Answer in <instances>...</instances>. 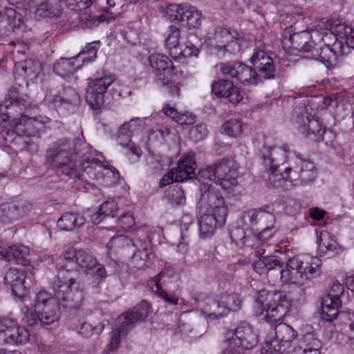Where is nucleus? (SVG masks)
<instances>
[{
  "label": "nucleus",
  "instance_id": "f257e3e1",
  "mask_svg": "<svg viewBox=\"0 0 354 354\" xmlns=\"http://www.w3.org/2000/svg\"><path fill=\"white\" fill-rule=\"evenodd\" d=\"M57 274L53 283L55 297L41 290L37 294L35 302L36 315L27 314L26 322L35 326L38 322L50 325L57 322L59 318L58 303L64 302L65 307L74 308L83 299L77 279L81 272L90 274L98 280L106 277L104 266L97 262L95 257L84 250L68 248L57 264Z\"/></svg>",
  "mask_w": 354,
  "mask_h": 354
},
{
  "label": "nucleus",
  "instance_id": "f03ea898",
  "mask_svg": "<svg viewBox=\"0 0 354 354\" xmlns=\"http://www.w3.org/2000/svg\"><path fill=\"white\" fill-rule=\"evenodd\" d=\"M261 157L273 187L288 189L287 182L295 186L315 178L313 162L300 158L287 145H265Z\"/></svg>",
  "mask_w": 354,
  "mask_h": 354
},
{
  "label": "nucleus",
  "instance_id": "7ed1b4c3",
  "mask_svg": "<svg viewBox=\"0 0 354 354\" xmlns=\"http://www.w3.org/2000/svg\"><path fill=\"white\" fill-rule=\"evenodd\" d=\"M200 190L205 211L198 220V237L205 240L211 238L216 229L225 224L227 208L223 197L212 185L203 182Z\"/></svg>",
  "mask_w": 354,
  "mask_h": 354
},
{
  "label": "nucleus",
  "instance_id": "20e7f679",
  "mask_svg": "<svg viewBox=\"0 0 354 354\" xmlns=\"http://www.w3.org/2000/svg\"><path fill=\"white\" fill-rule=\"evenodd\" d=\"M211 53L222 58L227 54L236 55L249 45V40L244 33L231 28L212 27L205 35Z\"/></svg>",
  "mask_w": 354,
  "mask_h": 354
},
{
  "label": "nucleus",
  "instance_id": "39448f33",
  "mask_svg": "<svg viewBox=\"0 0 354 354\" xmlns=\"http://www.w3.org/2000/svg\"><path fill=\"white\" fill-rule=\"evenodd\" d=\"M291 306L292 301L286 292L263 289L256 294L253 308L257 316L272 323L282 319Z\"/></svg>",
  "mask_w": 354,
  "mask_h": 354
},
{
  "label": "nucleus",
  "instance_id": "423d86ee",
  "mask_svg": "<svg viewBox=\"0 0 354 354\" xmlns=\"http://www.w3.org/2000/svg\"><path fill=\"white\" fill-rule=\"evenodd\" d=\"M321 260L309 254L295 256L288 259L280 271V281L284 284L301 286L310 277L319 275Z\"/></svg>",
  "mask_w": 354,
  "mask_h": 354
},
{
  "label": "nucleus",
  "instance_id": "0eeeda50",
  "mask_svg": "<svg viewBox=\"0 0 354 354\" xmlns=\"http://www.w3.org/2000/svg\"><path fill=\"white\" fill-rule=\"evenodd\" d=\"M148 62L157 81L164 86L165 91L172 97H179L185 80L183 72L174 66L167 56L162 54L150 55Z\"/></svg>",
  "mask_w": 354,
  "mask_h": 354
},
{
  "label": "nucleus",
  "instance_id": "6e6552de",
  "mask_svg": "<svg viewBox=\"0 0 354 354\" xmlns=\"http://www.w3.org/2000/svg\"><path fill=\"white\" fill-rule=\"evenodd\" d=\"M24 104L21 103L18 94L15 90H10L8 93V97L3 101L0 106V111L3 113V120L9 121V126L12 129L17 131L19 133H24L27 135H31L37 131L40 130L41 126L48 123L49 118H42L39 120L35 118L28 117L26 115H21L19 118H11L13 115V111L21 109V106Z\"/></svg>",
  "mask_w": 354,
  "mask_h": 354
},
{
  "label": "nucleus",
  "instance_id": "1a4fd4ad",
  "mask_svg": "<svg viewBox=\"0 0 354 354\" xmlns=\"http://www.w3.org/2000/svg\"><path fill=\"white\" fill-rule=\"evenodd\" d=\"M194 301L197 308L208 321L219 319L226 317L231 312L238 311L242 303L239 295L235 293L223 295L218 299L202 296L196 298Z\"/></svg>",
  "mask_w": 354,
  "mask_h": 354
},
{
  "label": "nucleus",
  "instance_id": "9d476101",
  "mask_svg": "<svg viewBox=\"0 0 354 354\" xmlns=\"http://www.w3.org/2000/svg\"><path fill=\"white\" fill-rule=\"evenodd\" d=\"M258 342L257 330L248 322H241L235 329L226 331L221 354H245V351L254 348Z\"/></svg>",
  "mask_w": 354,
  "mask_h": 354
},
{
  "label": "nucleus",
  "instance_id": "9b49d317",
  "mask_svg": "<svg viewBox=\"0 0 354 354\" xmlns=\"http://www.w3.org/2000/svg\"><path fill=\"white\" fill-rule=\"evenodd\" d=\"M61 171L71 178L82 180L86 179V175L93 180L104 179L105 177H112L116 180L119 177V173L113 167L106 166L95 158L84 160L78 169L72 162L65 163L61 167Z\"/></svg>",
  "mask_w": 354,
  "mask_h": 354
},
{
  "label": "nucleus",
  "instance_id": "f8f14e48",
  "mask_svg": "<svg viewBox=\"0 0 354 354\" xmlns=\"http://www.w3.org/2000/svg\"><path fill=\"white\" fill-rule=\"evenodd\" d=\"M238 166L232 160H223L214 167H207L198 173L200 180H209L223 189H231L237 185Z\"/></svg>",
  "mask_w": 354,
  "mask_h": 354
},
{
  "label": "nucleus",
  "instance_id": "ddd939ff",
  "mask_svg": "<svg viewBox=\"0 0 354 354\" xmlns=\"http://www.w3.org/2000/svg\"><path fill=\"white\" fill-rule=\"evenodd\" d=\"M297 336V332L292 326L279 323L274 327V334H270L263 343L261 354H281L290 348Z\"/></svg>",
  "mask_w": 354,
  "mask_h": 354
},
{
  "label": "nucleus",
  "instance_id": "4468645a",
  "mask_svg": "<svg viewBox=\"0 0 354 354\" xmlns=\"http://www.w3.org/2000/svg\"><path fill=\"white\" fill-rule=\"evenodd\" d=\"M166 15L169 21L187 29L198 28L202 24L201 12L188 3L169 4Z\"/></svg>",
  "mask_w": 354,
  "mask_h": 354
},
{
  "label": "nucleus",
  "instance_id": "2eb2a0df",
  "mask_svg": "<svg viewBox=\"0 0 354 354\" xmlns=\"http://www.w3.org/2000/svg\"><path fill=\"white\" fill-rule=\"evenodd\" d=\"M327 33H332L333 38L328 37V42H323V46L319 44L318 48L320 49V53L316 48L315 53L313 52L310 57L319 60L328 69H332L340 65L344 53V46L341 44V42H338V39L333 32L332 22L329 21Z\"/></svg>",
  "mask_w": 354,
  "mask_h": 354
},
{
  "label": "nucleus",
  "instance_id": "dca6fc26",
  "mask_svg": "<svg viewBox=\"0 0 354 354\" xmlns=\"http://www.w3.org/2000/svg\"><path fill=\"white\" fill-rule=\"evenodd\" d=\"M88 87L86 91V101L95 110L100 109L104 102V96L108 88L115 82V77L106 73L97 74L87 79Z\"/></svg>",
  "mask_w": 354,
  "mask_h": 354
},
{
  "label": "nucleus",
  "instance_id": "f3484780",
  "mask_svg": "<svg viewBox=\"0 0 354 354\" xmlns=\"http://www.w3.org/2000/svg\"><path fill=\"white\" fill-rule=\"evenodd\" d=\"M292 122L298 131L306 136H309L315 141L323 139L325 129L318 119L311 112H308L307 107L306 111H303V108L296 107Z\"/></svg>",
  "mask_w": 354,
  "mask_h": 354
},
{
  "label": "nucleus",
  "instance_id": "a211bd4d",
  "mask_svg": "<svg viewBox=\"0 0 354 354\" xmlns=\"http://www.w3.org/2000/svg\"><path fill=\"white\" fill-rule=\"evenodd\" d=\"M30 339V333L24 326L12 319H0V340L4 344L19 346L24 345Z\"/></svg>",
  "mask_w": 354,
  "mask_h": 354
},
{
  "label": "nucleus",
  "instance_id": "6ab92c4d",
  "mask_svg": "<svg viewBox=\"0 0 354 354\" xmlns=\"http://www.w3.org/2000/svg\"><path fill=\"white\" fill-rule=\"evenodd\" d=\"M147 118H133L120 126L118 133V143L127 147V155L135 156L138 159L141 155L140 147L131 142V136L145 128Z\"/></svg>",
  "mask_w": 354,
  "mask_h": 354
},
{
  "label": "nucleus",
  "instance_id": "aec40b11",
  "mask_svg": "<svg viewBox=\"0 0 354 354\" xmlns=\"http://www.w3.org/2000/svg\"><path fill=\"white\" fill-rule=\"evenodd\" d=\"M344 292L342 286L333 283L330 292L325 295L321 302V318L326 322H332L337 317L341 301L339 296Z\"/></svg>",
  "mask_w": 354,
  "mask_h": 354
},
{
  "label": "nucleus",
  "instance_id": "412c9836",
  "mask_svg": "<svg viewBox=\"0 0 354 354\" xmlns=\"http://www.w3.org/2000/svg\"><path fill=\"white\" fill-rule=\"evenodd\" d=\"M10 4L16 5L19 8L25 11L26 15H30L32 12L35 13V17H51L56 14L58 8L52 6V1L48 0H8Z\"/></svg>",
  "mask_w": 354,
  "mask_h": 354
},
{
  "label": "nucleus",
  "instance_id": "4be33fe9",
  "mask_svg": "<svg viewBox=\"0 0 354 354\" xmlns=\"http://www.w3.org/2000/svg\"><path fill=\"white\" fill-rule=\"evenodd\" d=\"M26 274L24 270L10 268L5 274L3 281L5 285L11 290L13 295L24 299L29 293L26 285Z\"/></svg>",
  "mask_w": 354,
  "mask_h": 354
},
{
  "label": "nucleus",
  "instance_id": "5701e85b",
  "mask_svg": "<svg viewBox=\"0 0 354 354\" xmlns=\"http://www.w3.org/2000/svg\"><path fill=\"white\" fill-rule=\"evenodd\" d=\"M151 312L150 304L143 301L136 306L132 311L126 312L118 318L119 324L124 330H130L137 322L143 321Z\"/></svg>",
  "mask_w": 354,
  "mask_h": 354
},
{
  "label": "nucleus",
  "instance_id": "b1692460",
  "mask_svg": "<svg viewBox=\"0 0 354 354\" xmlns=\"http://www.w3.org/2000/svg\"><path fill=\"white\" fill-rule=\"evenodd\" d=\"M317 253L320 256L334 254L342 250L335 236L324 230H315Z\"/></svg>",
  "mask_w": 354,
  "mask_h": 354
},
{
  "label": "nucleus",
  "instance_id": "393cba45",
  "mask_svg": "<svg viewBox=\"0 0 354 354\" xmlns=\"http://www.w3.org/2000/svg\"><path fill=\"white\" fill-rule=\"evenodd\" d=\"M250 60L251 64L258 68L261 75L265 79L269 80L274 77L275 67L273 60L265 51H255Z\"/></svg>",
  "mask_w": 354,
  "mask_h": 354
},
{
  "label": "nucleus",
  "instance_id": "a878e982",
  "mask_svg": "<svg viewBox=\"0 0 354 354\" xmlns=\"http://www.w3.org/2000/svg\"><path fill=\"white\" fill-rule=\"evenodd\" d=\"M138 249L133 252L131 259L132 266L137 270H145L150 266L154 260L155 254L147 243H136Z\"/></svg>",
  "mask_w": 354,
  "mask_h": 354
},
{
  "label": "nucleus",
  "instance_id": "bb28decb",
  "mask_svg": "<svg viewBox=\"0 0 354 354\" xmlns=\"http://www.w3.org/2000/svg\"><path fill=\"white\" fill-rule=\"evenodd\" d=\"M41 69L40 62L28 59L15 64L14 75L15 78L22 77L32 82L41 74Z\"/></svg>",
  "mask_w": 354,
  "mask_h": 354
},
{
  "label": "nucleus",
  "instance_id": "cd10ccee",
  "mask_svg": "<svg viewBox=\"0 0 354 354\" xmlns=\"http://www.w3.org/2000/svg\"><path fill=\"white\" fill-rule=\"evenodd\" d=\"M284 48H289L300 52H313V46L310 43L309 31L304 30L294 33L282 40Z\"/></svg>",
  "mask_w": 354,
  "mask_h": 354
},
{
  "label": "nucleus",
  "instance_id": "c85d7f7f",
  "mask_svg": "<svg viewBox=\"0 0 354 354\" xmlns=\"http://www.w3.org/2000/svg\"><path fill=\"white\" fill-rule=\"evenodd\" d=\"M338 106L337 100L328 96L319 95L313 96L308 99L304 100L302 104L298 107L303 108V111H306V107L308 109V112L313 111H322L333 109Z\"/></svg>",
  "mask_w": 354,
  "mask_h": 354
},
{
  "label": "nucleus",
  "instance_id": "c756f323",
  "mask_svg": "<svg viewBox=\"0 0 354 354\" xmlns=\"http://www.w3.org/2000/svg\"><path fill=\"white\" fill-rule=\"evenodd\" d=\"M0 24L2 26L13 30L25 31L26 30V21L22 14L18 13L12 8H6L0 12Z\"/></svg>",
  "mask_w": 354,
  "mask_h": 354
},
{
  "label": "nucleus",
  "instance_id": "7c9ffc66",
  "mask_svg": "<svg viewBox=\"0 0 354 354\" xmlns=\"http://www.w3.org/2000/svg\"><path fill=\"white\" fill-rule=\"evenodd\" d=\"M297 346L295 351H301V354H320L321 342L315 337L314 333H306L297 337Z\"/></svg>",
  "mask_w": 354,
  "mask_h": 354
},
{
  "label": "nucleus",
  "instance_id": "2f4dec72",
  "mask_svg": "<svg viewBox=\"0 0 354 354\" xmlns=\"http://www.w3.org/2000/svg\"><path fill=\"white\" fill-rule=\"evenodd\" d=\"M80 102V97L76 91L72 88H63L58 93L53 95L51 104L55 108H68Z\"/></svg>",
  "mask_w": 354,
  "mask_h": 354
},
{
  "label": "nucleus",
  "instance_id": "473e14b6",
  "mask_svg": "<svg viewBox=\"0 0 354 354\" xmlns=\"http://www.w3.org/2000/svg\"><path fill=\"white\" fill-rule=\"evenodd\" d=\"M245 218L248 219L251 226H259L257 229L275 225L274 216L268 212L252 209L246 212Z\"/></svg>",
  "mask_w": 354,
  "mask_h": 354
},
{
  "label": "nucleus",
  "instance_id": "72a5a7b5",
  "mask_svg": "<svg viewBox=\"0 0 354 354\" xmlns=\"http://www.w3.org/2000/svg\"><path fill=\"white\" fill-rule=\"evenodd\" d=\"M196 169V163L194 159V154L192 152L185 153L180 158L178 166L176 178L179 181H184L190 178L194 174Z\"/></svg>",
  "mask_w": 354,
  "mask_h": 354
},
{
  "label": "nucleus",
  "instance_id": "f704fd0d",
  "mask_svg": "<svg viewBox=\"0 0 354 354\" xmlns=\"http://www.w3.org/2000/svg\"><path fill=\"white\" fill-rule=\"evenodd\" d=\"M30 254V249L24 245L10 246L4 248L3 253L1 257L6 261H15L17 263L26 266L29 264L28 259Z\"/></svg>",
  "mask_w": 354,
  "mask_h": 354
},
{
  "label": "nucleus",
  "instance_id": "c9c22d12",
  "mask_svg": "<svg viewBox=\"0 0 354 354\" xmlns=\"http://www.w3.org/2000/svg\"><path fill=\"white\" fill-rule=\"evenodd\" d=\"M282 264V260L277 255L272 254L259 258L252 266L256 272L263 274L278 267L281 268Z\"/></svg>",
  "mask_w": 354,
  "mask_h": 354
},
{
  "label": "nucleus",
  "instance_id": "e433bc0d",
  "mask_svg": "<svg viewBox=\"0 0 354 354\" xmlns=\"http://www.w3.org/2000/svg\"><path fill=\"white\" fill-rule=\"evenodd\" d=\"M329 21H321L309 32L310 43L313 46V52L315 53V49H319L318 46L322 42H328V37L333 38L332 33H327Z\"/></svg>",
  "mask_w": 354,
  "mask_h": 354
},
{
  "label": "nucleus",
  "instance_id": "4c0bfd02",
  "mask_svg": "<svg viewBox=\"0 0 354 354\" xmlns=\"http://www.w3.org/2000/svg\"><path fill=\"white\" fill-rule=\"evenodd\" d=\"M82 67L76 57L71 58H61L54 64V71L59 76L65 78L73 74Z\"/></svg>",
  "mask_w": 354,
  "mask_h": 354
},
{
  "label": "nucleus",
  "instance_id": "58836bf2",
  "mask_svg": "<svg viewBox=\"0 0 354 354\" xmlns=\"http://www.w3.org/2000/svg\"><path fill=\"white\" fill-rule=\"evenodd\" d=\"M180 30L175 26H170L165 35V46L171 57H177L180 46Z\"/></svg>",
  "mask_w": 354,
  "mask_h": 354
},
{
  "label": "nucleus",
  "instance_id": "ea45409f",
  "mask_svg": "<svg viewBox=\"0 0 354 354\" xmlns=\"http://www.w3.org/2000/svg\"><path fill=\"white\" fill-rule=\"evenodd\" d=\"M136 243L132 241L126 236H117L113 237L107 243L109 253H121L124 254L125 251L133 250Z\"/></svg>",
  "mask_w": 354,
  "mask_h": 354
},
{
  "label": "nucleus",
  "instance_id": "a19ab883",
  "mask_svg": "<svg viewBox=\"0 0 354 354\" xmlns=\"http://www.w3.org/2000/svg\"><path fill=\"white\" fill-rule=\"evenodd\" d=\"M85 218L80 214L65 213L57 221V227L62 231H71L77 227L82 226Z\"/></svg>",
  "mask_w": 354,
  "mask_h": 354
},
{
  "label": "nucleus",
  "instance_id": "79ce46f5",
  "mask_svg": "<svg viewBox=\"0 0 354 354\" xmlns=\"http://www.w3.org/2000/svg\"><path fill=\"white\" fill-rule=\"evenodd\" d=\"M162 111L165 115L180 125H191L195 122V117L192 113H179L175 108L169 104H165Z\"/></svg>",
  "mask_w": 354,
  "mask_h": 354
},
{
  "label": "nucleus",
  "instance_id": "37998d69",
  "mask_svg": "<svg viewBox=\"0 0 354 354\" xmlns=\"http://www.w3.org/2000/svg\"><path fill=\"white\" fill-rule=\"evenodd\" d=\"M231 237L236 244L248 248L259 246V240L257 235L249 233L246 234L242 229H236L231 232Z\"/></svg>",
  "mask_w": 354,
  "mask_h": 354
},
{
  "label": "nucleus",
  "instance_id": "c03bdc74",
  "mask_svg": "<svg viewBox=\"0 0 354 354\" xmlns=\"http://www.w3.org/2000/svg\"><path fill=\"white\" fill-rule=\"evenodd\" d=\"M236 73V79L245 85H257L260 81V77L257 73L250 66L242 63H240Z\"/></svg>",
  "mask_w": 354,
  "mask_h": 354
},
{
  "label": "nucleus",
  "instance_id": "a18cd8bd",
  "mask_svg": "<svg viewBox=\"0 0 354 354\" xmlns=\"http://www.w3.org/2000/svg\"><path fill=\"white\" fill-rule=\"evenodd\" d=\"M99 47L100 41L88 43L75 56L82 66L95 60Z\"/></svg>",
  "mask_w": 354,
  "mask_h": 354
},
{
  "label": "nucleus",
  "instance_id": "49530a36",
  "mask_svg": "<svg viewBox=\"0 0 354 354\" xmlns=\"http://www.w3.org/2000/svg\"><path fill=\"white\" fill-rule=\"evenodd\" d=\"M164 277L165 275L162 273L158 274L151 281V286H155L156 293L158 294L160 298L165 300V301L172 305H176L178 303V297L175 295H169L164 289L162 288L161 281Z\"/></svg>",
  "mask_w": 354,
  "mask_h": 354
},
{
  "label": "nucleus",
  "instance_id": "de8ad7c7",
  "mask_svg": "<svg viewBox=\"0 0 354 354\" xmlns=\"http://www.w3.org/2000/svg\"><path fill=\"white\" fill-rule=\"evenodd\" d=\"M332 31L338 39V42H341L343 46L342 43L347 41V38L353 32V29L351 26L342 23L339 20H334L332 21Z\"/></svg>",
  "mask_w": 354,
  "mask_h": 354
},
{
  "label": "nucleus",
  "instance_id": "09e8293b",
  "mask_svg": "<svg viewBox=\"0 0 354 354\" xmlns=\"http://www.w3.org/2000/svg\"><path fill=\"white\" fill-rule=\"evenodd\" d=\"M341 333L346 335L348 340L354 339V313H342L340 323Z\"/></svg>",
  "mask_w": 354,
  "mask_h": 354
},
{
  "label": "nucleus",
  "instance_id": "8fccbe9b",
  "mask_svg": "<svg viewBox=\"0 0 354 354\" xmlns=\"http://www.w3.org/2000/svg\"><path fill=\"white\" fill-rule=\"evenodd\" d=\"M243 127L241 122L236 119H231L223 124L221 133L232 138H236L241 135Z\"/></svg>",
  "mask_w": 354,
  "mask_h": 354
},
{
  "label": "nucleus",
  "instance_id": "3c124183",
  "mask_svg": "<svg viewBox=\"0 0 354 354\" xmlns=\"http://www.w3.org/2000/svg\"><path fill=\"white\" fill-rule=\"evenodd\" d=\"M104 329V325L102 324L92 326L91 324L87 322H82L77 332L84 337H90L95 334H100Z\"/></svg>",
  "mask_w": 354,
  "mask_h": 354
},
{
  "label": "nucleus",
  "instance_id": "603ef678",
  "mask_svg": "<svg viewBox=\"0 0 354 354\" xmlns=\"http://www.w3.org/2000/svg\"><path fill=\"white\" fill-rule=\"evenodd\" d=\"M180 228V237L177 244V251L180 254H185L189 251V236L187 233L189 226L187 223H182Z\"/></svg>",
  "mask_w": 354,
  "mask_h": 354
},
{
  "label": "nucleus",
  "instance_id": "864d4df0",
  "mask_svg": "<svg viewBox=\"0 0 354 354\" xmlns=\"http://www.w3.org/2000/svg\"><path fill=\"white\" fill-rule=\"evenodd\" d=\"M0 220L5 223L17 220L14 203L3 204L0 207Z\"/></svg>",
  "mask_w": 354,
  "mask_h": 354
},
{
  "label": "nucleus",
  "instance_id": "5fc2aeb1",
  "mask_svg": "<svg viewBox=\"0 0 354 354\" xmlns=\"http://www.w3.org/2000/svg\"><path fill=\"white\" fill-rule=\"evenodd\" d=\"M232 84L230 80L214 82L212 84V91L217 97H225Z\"/></svg>",
  "mask_w": 354,
  "mask_h": 354
},
{
  "label": "nucleus",
  "instance_id": "6e6d98bb",
  "mask_svg": "<svg viewBox=\"0 0 354 354\" xmlns=\"http://www.w3.org/2000/svg\"><path fill=\"white\" fill-rule=\"evenodd\" d=\"M240 62L221 63L214 66L216 70H218L222 75H227L230 77H236V71L239 68Z\"/></svg>",
  "mask_w": 354,
  "mask_h": 354
},
{
  "label": "nucleus",
  "instance_id": "4d7b16f0",
  "mask_svg": "<svg viewBox=\"0 0 354 354\" xmlns=\"http://www.w3.org/2000/svg\"><path fill=\"white\" fill-rule=\"evenodd\" d=\"M129 330H124L121 324L117 321V328L113 332L111 339L109 343V350L115 351L119 346L121 337L125 336Z\"/></svg>",
  "mask_w": 354,
  "mask_h": 354
},
{
  "label": "nucleus",
  "instance_id": "13d9d810",
  "mask_svg": "<svg viewBox=\"0 0 354 354\" xmlns=\"http://www.w3.org/2000/svg\"><path fill=\"white\" fill-rule=\"evenodd\" d=\"M167 197L172 205H183L186 201L184 191L180 188L174 189Z\"/></svg>",
  "mask_w": 354,
  "mask_h": 354
},
{
  "label": "nucleus",
  "instance_id": "bf43d9fd",
  "mask_svg": "<svg viewBox=\"0 0 354 354\" xmlns=\"http://www.w3.org/2000/svg\"><path fill=\"white\" fill-rule=\"evenodd\" d=\"M177 53V57H173L176 60H180L181 59L191 57H197L198 54V48L192 44L188 42L186 44L184 49L180 48Z\"/></svg>",
  "mask_w": 354,
  "mask_h": 354
},
{
  "label": "nucleus",
  "instance_id": "052dcab7",
  "mask_svg": "<svg viewBox=\"0 0 354 354\" xmlns=\"http://www.w3.org/2000/svg\"><path fill=\"white\" fill-rule=\"evenodd\" d=\"M206 125L203 124L192 127L189 130V138L193 141L197 142L203 140L207 135Z\"/></svg>",
  "mask_w": 354,
  "mask_h": 354
},
{
  "label": "nucleus",
  "instance_id": "680f3d73",
  "mask_svg": "<svg viewBox=\"0 0 354 354\" xmlns=\"http://www.w3.org/2000/svg\"><path fill=\"white\" fill-rule=\"evenodd\" d=\"M135 223L134 218L129 213L122 214L118 220L117 227L119 230H129Z\"/></svg>",
  "mask_w": 354,
  "mask_h": 354
},
{
  "label": "nucleus",
  "instance_id": "e2e57ef3",
  "mask_svg": "<svg viewBox=\"0 0 354 354\" xmlns=\"http://www.w3.org/2000/svg\"><path fill=\"white\" fill-rule=\"evenodd\" d=\"M100 209L104 216H113L118 209V204L113 200L107 201L101 205Z\"/></svg>",
  "mask_w": 354,
  "mask_h": 354
},
{
  "label": "nucleus",
  "instance_id": "0e129e2a",
  "mask_svg": "<svg viewBox=\"0 0 354 354\" xmlns=\"http://www.w3.org/2000/svg\"><path fill=\"white\" fill-rule=\"evenodd\" d=\"M14 203L15 206L17 219L26 216L31 210V204L28 201H19Z\"/></svg>",
  "mask_w": 354,
  "mask_h": 354
},
{
  "label": "nucleus",
  "instance_id": "69168bd1",
  "mask_svg": "<svg viewBox=\"0 0 354 354\" xmlns=\"http://www.w3.org/2000/svg\"><path fill=\"white\" fill-rule=\"evenodd\" d=\"M225 97H227L229 102L233 104H237L243 100V95L240 89L233 84Z\"/></svg>",
  "mask_w": 354,
  "mask_h": 354
},
{
  "label": "nucleus",
  "instance_id": "338daca9",
  "mask_svg": "<svg viewBox=\"0 0 354 354\" xmlns=\"http://www.w3.org/2000/svg\"><path fill=\"white\" fill-rule=\"evenodd\" d=\"M177 170L176 169H171L167 174H166L160 181V187H165L174 183V181L180 182L176 178Z\"/></svg>",
  "mask_w": 354,
  "mask_h": 354
},
{
  "label": "nucleus",
  "instance_id": "774afa93",
  "mask_svg": "<svg viewBox=\"0 0 354 354\" xmlns=\"http://www.w3.org/2000/svg\"><path fill=\"white\" fill-rule=\"evenodd\" d=\"M257 230H259V232L257 235L261 242L269 240L276 232L274 226L272 227H265L264 228L257 229Z\"/></svg>",
  "mask_w": 354,
  "mask_h": 354
}]
</instances>
